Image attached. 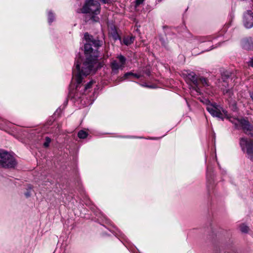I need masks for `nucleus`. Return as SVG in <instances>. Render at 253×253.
Listing matches in <instances>:
<instances>
[{
    "label": "nucleus",
    "mask_w": 253,
    "mask_h": 253,
    "mask_svg": "<svg viewBox=\"0 0 253 253\" xmlns=\"http://www.w3.org/2000/svg\"><path fill=\"white\" fill-rule=\"evenodd\" d=\"M84 38L86 41L84 44V53L86 58L81 63L82 60L78 58L75 63V68L73 70V81H75L77 83L76 88L82 82L83 76H86L93 72L97 65L98 52L96 49H93L92 45L98 48L101 46L102 42L96 39H93L92 36L89 35L87 33L84 35Z\"/></svg>",
    "instance_id": "f257e3e1"
},
{
    "label": "nucleus",
    "mask_w": 253,
    "mask_h": 253,
    "mask_svg": "<svg viewBox=\"0 0 253 253\" xmlns=\"http://www.w3.org/2000/svg\"><path fill=\"white\" fill-rule=\"evenodd\" d=\"M202 101L207 105L206 109L212 116L223 120L224 117L227 116V111L216 103H211L207 99Z\"/></svg>",
    "instance_id": "f03ea898"
},
{
    "label": "nucleus",
    "mask_w": 253,
    "mask_h": 253,
    "mask_svg": "<svg viewBox=\"0 0 253 253\" xmlns=\"http://www.w3.org/2000/svg\"><path fill=\"white\" fill-rule=\"evenodd\" d=\"M230 121L236 128L242 129L247 134L252 135L253 126L247 119L232 118Z\"/></svg>",
    "instance_id": "7ed1b4c3"
},
{
    "label": "nucleus",
    "mask_w": 253,
    "mask_h": 253,
    "mask_svg": "<svg viewBox=\"0 0 253 253\" xmlns=\"http://www.w3.org/2000/svg\"><path fill=\"white\" fill-rule=\"evenodd\" d=\"M100 1L105 2V0H86L82 8V12L98 14L100 12Z\"/></svg>",
    "instance_id": "20e7f679"
},
{
    "label": "nucleus",
    "mask_w": 253,
    "mask_h": 253,
    "mask_svg": "<svg viewBox=\"0 0 253 253\" xmlns=\"http://www.w3.org/2000/svg\"><path fill=\"white\" fill-rule=\"evenodd\" d=\"M17 165L15 158L6 151L0 152V166L6 168H14Z\"/></svg>",
    "instance_id": "39448f33"
},
{
    "label": "nucleus",
    "mask_w": 253,
    "mask_h": 253,
    "mask_svg": "<svg viewBox=\"0 0 253 253\" xmlns=\"http://www.w3.org/2000/svg\"><path fill=\"white\" fill-rule=\"evenodd\" d=\"M240 145L242 150L247 155L248 158L253 159V143L252 138L243 137L240 140Z\"/></svg>",
    "instance_id": "423d86ee"
},
{
    "label": "nucleus",
    "mask_w": 253,
    "mask_h": 253,
    "mask_svg": "<svg viewBox=\"0 0 253 253\" xmlns=\"http://www.w3.org/2000/svg\"><path fill=\"white\" fill-rule=\"evenodd\" d=\"M117 58V60H113L111 63V68L114 73H117L119 69L123 70L126 62V58L122 55H118Z\"/></svg>",
    "instance_id": "0eeeda50"
},
{
    "label": "nucleus",
    "mask_w": 253,
    "mask_h": 253,
    "mask_svg": "<svg viewBox=\"0 0 253 253\" xmlns=\"http://www.w3.org/2000/svg\"><path fill=\"white\" fill-rule=\"evenodd\" d=\"M185 75L187 79L193 83L194 86L193 87V89L195 90L197 93L201 94L199 81L196 77L195 73L193 72H190L185 74Z\"/></svg>",
    "instance_id": "6e6552de"
},
{
    "label": "nucleus",
    "mask_w": 253,
    "mask_h": 253,
    "mask_svg": "<svg viewBox=\"0 0 253 253\" xmlns=\"http://www.w3.org/2000/svg\"><path fill=\"white\" fill-rule=\"evenodd\" d=\"M253 13L248 10L244 15V24L246 28H251L253 26Z\"/></svg>",
    "instance_id": "1a4fd4ad"
},
{
    "label": "nucleus",
    "mask_w": 253,
    "mask_h": 253,
    "mask_svg": "<svg viewBox=\"0 0 253 253\" xmlns=\"http://www.w3.org/2000/svg\"><path fill=\"white\" fill-rule=\"evenodd\" d=\"M132 77L133 78H135L138 79L140 78V76L136 74H133L131 72H128L126 73L124 76L121 78V81L125 80V79L129 78V77Z\"/></svg>",
    "instance_id": "9d476101"
},
{
    "label": "nucleus",
    "mask_w": 253,
    "mask_h": 253,
    "mask_svg": "<svg viewBox=\"0 0 253 253\" xmlns=\"http://www.w3.org/2000/svg\"><path fill=\"white\" fill-rule=\"evenodd\" d=\"M252 44V39L251 38L246 39L243 41V46L245 49H249Z\"/></svg>",
    "instance_id": "9b49d317"
},
{
    "label": "nucleus",
    "mask_w": 253,
    "mask_h": 253,
    "mask_svg": "<svg viewBox=\"0 0 253 253\" xmlns=\"http://www.w3.org/2000/svg\"><path fill=\"white\" fill-rule=\"evenodd\" d=\"M134 39V38L132 36H127L124 38L123 42L125 45H128L133 42Z\"/></svg>",
    "instance_id": "f8f14e48"
},
{
    "label": "nucleus",
    "mask_w": 253,
    "mask_h": 253,
    "mask_svg": "<svg viewBox=\"0 0 253 253\" xmlns=\"http://www.w3.org/2000/svg\"><path fill=\"white\" fill-rule=\"evenodd\" d=\"M87 135V133L84 130H80L78 133V137L81 139H84L86 138Z\"/></svg>",
    "instance_id": "ddd939ff"
},
{
    "label": "nucleus",
    "mask_w": 253,
    "mask_h": 253,
    "mask_svg": "<svg viewBox=\"0 0 253 253\" xmlns=\"http://www.w3.org/2000/svg\"><path fill=\"white\" fill-rule=\"evenodd\" d=\"M240 230L242 233H247L249 230V227L244 224H242L240 227Z\"/></svg>",
    "instance_id": "4468645a"
},
{
    "label": "nucleus",
    "mask_w": 253,
    "mask_h": 253,
    "mask_svg": "<svg viewBox=\"0 0 253 253\" xmlns=\"http://www.w3.org/2000/svg\"><path fill=\"white\" fill-rule=\"evenodd\" d=\"M45 140V141L43 143V146L45 147H47L49 146V145L51 142V139L48 137H46Z\"/></svg>",
    "instance_id": "2eb2a0df"
},
{
    "label": "nucleus",
    "mask_w": 253,
    "mask_h": 253,
    "mask_svg": "<svg viewBox=\"0 0 253 253\" xmlns=\"http://www.w3.org/2000/svg\"><path fill=\"white\" fill-rule=\"evenodd\" d=\"M198 81L200 82L203 86L208 85L207 80L204 78H200L199 80H198Z\"/></svg>",
    "instance_id": "dca6fc26"
},
{
    "label": "nucleus",
    "mask_w": 253,
    "mask_h": 253,
    "mask_svg": "<svg viewBox=\"0 0 253 253\" xmlns=\"http://www.w3.org/2000/svg\"><path fill=\"white\" fill-rule=\"evenodd\" d=\"M54 16L53 14L51 12H49L48 13V22L49 23H51L54 19Z\"/></svg>",
    "instance_id": "f3484780"
},
{
    "label": "nucleus",
    "mask_w": 253,
    "mask_h": 253,
    "mask_svg": "<svg viewBox=\"0 0 253 253\" xmlns=\"http://www.w3.org/2000/svg\"><path fill=\"white\" fill-rule=\"evenodd\" d=\"M92 84H93V82L92 81H90L88 83H87L85 85L84 90H87L88 88H90L92 86Z\"/></svg>",
    "instance_id": "a211bd4d"
},
{
    "label": "nucleus",
    "mask_w": 253,
    "mask_h": 253,
    "mask_svg": "<svg viewBox=\"0 0 253 253\" xmlns=\"http://www.w3.org/2000/svg\"><path fill=\"white\" fill-rule=\"evenodd\" d=\"M144 0H135V6H139L140 4L143 3V2H144Z\"/></svg>",
    "instance_id": "6ab92c4d"
},
{
    "label": "nucleus",
    "mask_w": 253,
    "mask_h": 253,
    "mask_svg": "<svg viewBox=\"0 0 253 253\" xmlns=\"http://www.w3.org/2000/svg\"><path fill=\"white\" fill-rule=\"evenodd\" d=\"M31 195V193L30 192H27V193H25V196L27 197H30Z\"/></svg>",
    "instance_id": "aec40b11"
},
{
    "label": "nucleus",
    "mask_w": 253,
    "mask_h": 253,
    "mask_svg": "<svg viewBox=\"0 0 253 253\" xmlns=\"http://www.w3.org/2000/svg\"><path fill=\"white\" fill-rule=\"evenodd\" d=\"M249 66H251V67H253V61H251L249 63Z\"/></svg>",
    "instance_id": "412c9836"
},
{
    "label": "nucleus",
    "mask_w": 253,
    "mask_h": 253,
    "mask_svg": "<svg viewBox=\"0 0 253 253\" xmlns=\"http://www.w3.org/2000/svg\"><path fill=\"white\" fill-rule=\"evenodd\" d=\"M229 77V75L226 76V78H224V76H222V79L224 80L225 79H227Z\"/></svg>",
    "instance_id": "4be33fe9"
},
{
    "label": "nucleus",
    "mask_w": 253,
    "mask_h": 253,
    "mask_svg": "<svg viewBox=\"0 0 253 253\" xmlns=\"http://www.w3.org/2000/svg\"><path fill=\"white\" fill-rule=\"evenodd\" d=\"M158 0L160 1H161L162 0Z\"/></svg>",
    "instance_id": "5701e85b"
}]
</instances>
